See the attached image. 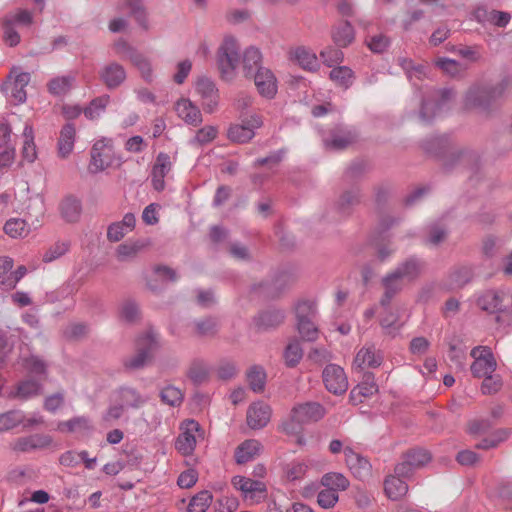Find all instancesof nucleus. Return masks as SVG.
Returning a JSON list of instances; mask_svg holds the SVG:
<instances>
[{
	"instance_id": "1",
	"label": "nucleus",
	"mask_w": 512,
	"mask_h": 512,
	"mask_svg": "<svg viewBox=\"0 0 512 512\" xmlns=\"http://www.w3.org/2000/svg\"><path fill=\"white\" fill-rule=\"evenodd\" d=\"M325 415L324 408L314 402L303 403L295 406L288 420L281 425V430L287 435L297 436V443L303 444L302 437L299 436L302 425L311 421H318Z\"/></svg>"
},
{
	"instance_id": "2",
	"label": "nucleus",
	"mask_w": 512,
	"mask_h": 512,
	"mask_svg": "<svg viewBox=\"0 0 512 512\" xmlns=\"http://www.w3.org/2000/svg\"><path fill=\"white\" fill-rule=\"evenodd\" d=\"M121 158L115 153L111 139L101 138L97 140L91 149L90 169L93 173H99L112 166H120Z\"/></svg>"
},
{
	"instance_id": "3",
	"label": "nucleus",
	"mask_w": 512,
	"mask_h": 512,
	"mask_svg": "<svg viewBox=\"0 0 512 512\" xmlns=\"http://www.w3.org/2000/svg\"><path fill=\"white\" fill-rule=\"evenodd\" d=\"M159 347L158 335L155 331L149 330L136 341V354L128 358L125 365L129 368L138 369L146 365L153 357Z\"/></svg>"
},
{
	"instance_id": "4",
	"label": "nucleus",
	"mask_w": 512,
	"mask_h": 512,
	"mask_svg": "<svg viewBox=\"0 0 512 512\" xmlns=\"http://www.w3.org/2000/svg\"><path fill=\"white\" fill-rule=\"evenodd\" d=\"M297 329L306 341H314L318 338V329L313 319L316 315V305L310 300H301L295 306Z\"/></svg>"
},
{
	"instance_id": "5",
	"label": "nucleus",
	"mask_w": 512,
	"mask_h": 512,
	"mask_svg": "<svg viewBox=\"0 0 512 512\" xmlns=\"http://www.w3.org/2000/svg\"><path fill=\"white\" fill-rule=\"evenodd\" d=\"M204 439V431L195 420H186L180 426L175 448L184 456L191 455L199 440Z\"/></svg>"
},
{
	"instance_id": "6",
	"label": "nucleus",
	"mask_w": 512,
	"mask_h": 512,
	"mask_svg": "<svg viewBox=\"0 0 512 512\" xmlns=\"http://www.w3.org/2000/svg\"><path fill=\"white\" fill-rule=\"evenodd\" d=\"M231 484L240 491L243 500L250 504H258L267 497V486L261 480L237 475L232 478Z\"/></svg>"
},
{
	"instance_id": "7",
	"label": "nucleus",
	"mask_w": 512,
	"mask_h": 512,
	"mask_svg": "<svg viewBox=\"0 0 512 512\" xmlns=\"http://www.w3.org/2000/svg\"><path fill=\"white\" fill-rule=\"evenodd\" d=\"M239 61V47L234 38H225L218 51V66L221 76L225 80H231Z\"/></svg>"
},
{
	"instance_id": "8",
	"label": "nucleus",
	"mask_w": 512,
	"mask_h": 512,
	"mask_svg": "<svg viewBox=\"0 0 512 512\" xmlns=\"http://www.w3.org/2000/svg\"><path fill=\"white\" fill-rule=\"evenodd\" d=\"M470 355L474 359L471 364V372L474 377L481 378L495 371L497 363L490 348L486 346L474 347Z\"/></svg>"
},
{
	"instance_id": "9",
	"label": "nucleus",
	"mask_w": 512,
	"mask_h": 512,
	"mask_svg": "<svg viewBox=\"0 0 512 512\" xmlns=\"http://www.w3.org/2000/svg\"><path fill=\"white\" fill-rule=\"evenodd\" d=\"M263 121L258 115H250L241 123L233 124L227 131V137L235 143L249 142L255 136V130L260 128Z\"/></svg>"
},
{
	"instance_id": "10",
	"label": "nucleus",
	"mask_w": 512,
	"mask_h": 512,
	"mask_svg": "<svg viewBox=\"0 0 512 512\" xmlns=\"http://www.w3.org/2000/svg\"><path fill=\"white\" fill-rule=\"evenodd\" d=\"M503 90L502 84L489 88H471L466 94L465 105L469 109H484L490 100L501 96Z\"/></svg>"
},
{
	"instance_id": "11",
	"label": "nucleus",
	"mask_w": 512,
	"mask_h": 512,
	"mask_svg": "<svg viewBox=\"0 0 512 512\" xmlns=\"http://www.w3.org/2000/svg\"><path fill=\"white\" fill-rule=\"evenodd\" d=\"M323 381L328 391L334 394H342L348 388V381L343 368L335 364L325 367Z\"/></svg>"
},
{
	"instance_id": "12",
	"label": "nucleus",
	"mask_w": 512,
	"mask_h": 512,
	"mask_svg": "<svg viewBox=\"0 0 512 512\" xmlns=\"http://www.w3.org/2000/svg\"><path fill=\"white\" fill-rule=\"evenodd\" d=\"M271 407L262 401L252 403L246 414L247 425L254 430L264 428L271 419Z\"/></svg>"
},
{
	"instance_id": "13",
	"label": "nucleus",
	"mask_w": 512,
	"mask_h": 512,
	"mask_svg": "<svg viewBox=\"0 0 512 512\" xmlns=\"http://www.w3.org/2000/svg\"><path fill=\"white\" fill-rule=\"evenodd\" d=\"M453 92L450 89H441L437 91L433 97L425 100L421 108V117L423 120L428 121L436 115V112L441 110L452 100Z\"/></svg>"
},
{
	"instance_id": "14",
	"label": "nucleus",
	"mask_w": 512,
	"mask_h": 512,
	"mask_svg": "<svg viewBox=\"0 0 512 512\" xmlns=\"http://www.w3.org/2000/svg\"><path fill=\"white\" fill-rule=\"evenodd\" d=\"M254 83L258 92L266 98H273L277 93V79L271 70L259 68L254 74Z\"/></svg>"
},
{
	"instance_id": "15",
	"label": "nucleus",
	"mask_w": 512,
	"mask_h": 512,
	"mask_svg": "<svg viewBox=\"0 0 512 512\" xmlns=\"http://www.w3.org/2000/svg\"><path fill=\"white\" fill-rule=\"evenodd\" d=\"M12 77H14L11 83L12 97L16 103H23L27 98L25 87L29 84L31 75L27 72H21L18 67H13L8 76V80L12 79Z\"/></svg>"
},
{
	"instance_id": "16",
	"label": "nucleus",
	"mask_w": 512,
	"mask_h": 512,
	"mask_svg": "<svg viewBox=\"0 0 512 512\" xmlns=\"http://www.w3.org/2000/svg\"><path fill=\"white\" fill-rule=\"evenodd\" d=\"M344 455L347 466L356 477L362 479L370 474L371 465L367 459L354 452L350 447L344 448Z\"/></svg>"
},
{
	"instance_id": "17",
	"label": "nucleus",
	"mask_w": 512,
	"mask_h": 512,
	"mask_svg": "<svg viewBox=\"0 0 512 512\" xmlns=\"http://www.w3.org/2000/svg\"><path fill=\"white\" fill-rule=\"evenodd\" d=\"M289 56L291 61L299 65L304 70L316 71L319 68V62L316 54L303 46L292 49Z\"/></svg>"
},
{
	"instance_id": "18",
	"label": "nucleus",
	"mask_w": 512,
	"mask_h": 512,
	"mask_svg": "<svg viewBox=\"0 0 512 512\" xmlns=\"http://www.w3.org/2000/svg\"><path fill=\"white\" fill-rule=\"evenodd\" d=\"M382 355L373 346H365L361 348L353 361V367L363 369L365 367L376 368L381 365Z\"/></svg>"
},
{
	"instance_id": "19",
	"label": "nucleus",
	"mask_w": 512,
	"mask_h": 512,
	"mask_svg": "<svg viewBox=\"0 0 512 512\" xmlns=\"http://www.w3.org/2000/svg\"><path fill=\"white\" fill-rule=\"evenodd\" d=\"M41 383L34 379L20 381L7 395L10 399L27 400L41 393Z\"/></svg>"
},
{
	"instance_id": "20",
	"label": "nucleus",
	"mask_w": 512,
	"mask_h": 512,
	"mask_svg": "<svg viewBox=\"0 0 512 512\" xmlns=\"http://www.w3.org/2000/svg\"><path fill=\"white\" fill-rule=\"evenodd\" d=\"M100 78L107 88L114 89L124 83L126 72L120 64L110 63L102 68Z\"/></svg>"
},
{
	"instance_id": "21",
	"label": "nucleus",
	"mask_w": 512,
	"mask_h": 512,
	"mask_svg": "<svg viewBox=\"0 0 512 512\" xmlns=\"http://www.w3.org/2000/svg\"><path fill=\"white\" fill-rule=\"evenodd\" d=\"M177 115L189 125L197 126L202 123V115L189 99H180L175 104Z\"/></svg>"
},
{
	"instance_id": "22",
	"label": "nucleus",
	"mask_w": 512,
	"mask_h": 512,
	"mask_svg": "<svg viewBox=\"0 0 512 512\" xmlns=\"http://www.w3.org/2000/svg\"><path fill=\"white\" fill-rule=\"evenodd\" d=\"M378 392V386L372 375H365L363 381L354 387L350 392V400L359 404L365 398H369Z\"/></svg>"
},
{
	"instance_id": "23",
	"label": "nucleus",
	"mask_w": 512,
	"mask_h": 512,
	"mask_svg": "<svg viewBox=\"0 0 512 512\" xmlns=\"http://www.w3.org/2000/svg\"><path fill=\"white\" fill-rule=\"evenodd\" d=\"M197 92L206 101V110L213 112L218 104V90L213 81L208 78H200L196 84Z\"/></svg>"
},
{
	"instance_id": "24",
	"label": "nucleus",
	"mask_w": 512,
	"mask_h": 512,
	"mask_svg": "<svg viewBox=\"0 0 512 512\" xmlns=\"http://www.w3.org/2000/svg\"><path fill=\"white\" fill-rule=\"evenodd\" d=\"M171 162L169 156L165 153H160L157 156L156 163L152 169V184L157 191H161L165 187L164 178L170 171Z\"/></svg>"
},
{
	"instance_id": "25",
	"label": "nucleus",
	"mask_w": 512,
	"mask_h": 512,
	"mask_svg": "<svg viewBox=\"0 0 512 512\" xmlns=\"http://www.w3.org/2000/svg\"><path fill=\"white\" fill-rule=\"evenodd\" d=\"M76 138V129L73 124L68 123L63 126L58 139V154L62 158H67L74 149Z\"/></svg>"
},
{
	"instance_id": "26",
	"label": "nucleus",
	"mask_w": 512,
	"mask_h": 512,
	"mask_svg": "<svg viewBox=\"0 0 512 512\" xmlns=\"http://www.w3.org/2000/svg\"><path fill=\"white\" fill-rule=\"evenodd\" d=\"M385 292L381 300V305L386 306L389 304L392 297L402 290L407 283L395 271L387 274L382 280Z\"/></svg>"
},
{
	"instance_id": "27",
	"label": "nucleus",
	"mask_w": 512,
	"mask_h": 512,
	"mask_svg": "<svg viewBox=\"0 0 512 512\" xmlns=\"http://www.w3.org/2000/svg\"><path fill=\"white\" fill-rule=\"evenodd\" d=\"M261 444L255 439L245 440L235 450V460L238 464H245L253 460L261 451Z\"/></svg>"
},
{
	"instance_id": "28",
	"label": "nucleus",
	"mask_w": 512,
	"mask_h": 512,
	"mask_svg": "<svg viewBox=\"0 0 512 512\" xmlns=\"http://www.w3.org/2000/svg\"><path fill=\"white\" fill-rule=\"evenodd\" d=\"M476 304L481 310L487 313H496L501 311L502 297L498 292L488 290L478 295Z\"/></svg>"
},
{
	"instance_id": "29",
	"label": "nucleus",
	"mask_w": 512,
	"mask_h": 512,
	"mask_svg": "<svg viewBox=\"0 0 512 512\" xmlns=\"http://www.w3.org/2000/svg\"><path fill=\"white\" fill-rule=\"evenodd\" d=\"M423 262L417 258H409L402 262L394 270L400 277H402L407 283L415 280L423 271Z\"/></svg>"
},
{
	"instance_id": "30",
	"label": "nucleus",
	"mask_w": 512,
	"mask_h": 512,
	"mask_svg": "<svg viewBox=\"0 0 512 512\" xmlns=\"http://www.w3.org/2000/svg\"><path fill=\"white\" fill-rule=\"evenodd\" d=\"M332 38L337 46L347 47L355 38L354 28L348 21L341 22L334 28Z\"/></svg>"
},
{
	"instance_id": "31",
	"label": "nucleus",
	"mask_w": 512,
	"mask_h": 512,
	"mask_svg": "<svg viewBox=\"0 0 512 512\" xmlns=\"http://www.w3.org/2000/svg\"><path fill=\"white\" fill-rule=\"evenodd\" d=\"M262 61V54L258 48L249 47L245 50L243 54V68L246 77H251L255 74L259 68Z\"/></svg>"
},
{
	"instance_id": "32",
	"label": "nucleus",
	"mask_w": 512,
	"mask_h": 512,
	"mask_svg": "<svg viewBox=\"0 0 512 512\" xmlns=\"http://www.w3.org/2000/svg\"><path fill=\"white\" fill-rule=\"evenodd\" d=\"M384 490L391 500H399L406 495L408 485L396 476H388L384 482Z\"/></svg>"
},
{
	"instance_id": "33",
	"label": "nucleus",
	"mask_w": 512,
	"mask_h": 512,
	"mask_svg": "<svg viewBox=\"0 0 512 512\" xmlns=\"http://www.w3.org/2000/svg\"><path fill=\"white\" fill-rule=\"evenodd\" d=\"M24 144L22 148V157L29 163H32L37 158V150L34 142L33 128L26 125L23 131Z\"/></svg>"
},
{
	"instance_id": "34",
	"label": "nucleus",
	"mask_w": 512,
	"mask_h": 512,
	"mask_svg": "<svg viewBox=\"0 0 512 512\" xmlns=\"http://www.w3.org/2000/svg\"><path fill=\"white\" fill-rule=\"evenodd\" d=\"M118 400L126 408H139L145 403V399L131 388H122L118 392Z\"/></svg>"
},
{
	"instance_id": "35",
	"label": "nucleus",
	"mask_w": 512,
	"mask_h": 512,
	"mask_svg": "<svg viewBox=\"0 0 512 512\" xmlns=\"http://www.w3.org/2000/svg\"><path fill=\"white\" fill-rule=\"evenodd\" d=\"M61 213L66 221H77L81 213L79 200L71 196L66 197L61 204Z\"/></svg>"
},
{
	"instance_id": "36",
	"label": "nucleus",
	"mask_w": 512,
	"mask_h": 512,
	"mask_svg": "<svg viewBox=\"0 0 512 512\" xmlns=\"http://www.w3.org/2000/svg\"><path fill=\"white\" fill-rule=\"evenodd\" d=\"M212 499V494L209 491H200L190 500L187 512H206L212 503Z\"/></svg>"
},
{
	"instance_id": "37",
	"label": "nucleus",
	"mask_w": 512,
	"mask_h": 512,
	"mask_svg": "<svg viewBox=\"0 0 512 512\" xmlns=\"http://www.w3.org/2000/svg\"><path fill=\"white\" fill-rule=\"evenodd\" d=\"M329 77L337 85L348 88L352 84L354 73L347 66H337L330 71Z\"/></svg>"
},
{
	"instance_id": "38",
	"label": "nucleus",
	"mask_w": 512,
	"mask_h": 512,
	"mask_svg": "<svg viewBox=\"0 0 512 512\" xmlns=\"http://www.w3.org/2000/svg\"><path fill=\"white\" fill-rule=\"evenodd\" d=\"M303 357V350L298 340L288 343L284 351L285 363L289 367H295Z\"/></svg>"
},
{
	"instance_id": "39",
	"label": "nucleus",
	"mask_w": 512,
	"mask_h": 512,
	"mask_svg": "<svg viewBox=\"0 0 512 512\" xmlns=\"http://www.w3.org/2000/svg\"><path fill=\"white\" fill-rule=\"evenodd\" d=\"M23 421V412L20 410H10L0 414V432H5L20 425Z\"/></svg>"
},
{
	"instance_id": "40",
	"label": "nucleus",
	"mask_w": 512,
	"mask_h": 512,
	"mask_svg": "<svg viewBox=\"0 0 512 512\" xmlns=\"http://www.w3.org/2000/svg\"><path fill=\"white\" fill-rule=\"evenodd\" d=\"M109 100V96H101L92 100L84 109V115L90 120L99 118L104 113Z\"/></svg>"
},
{
	"instance_id": "41",
	"label": "nucleus",
	"mask_w": 512,
	"mask_h": 512,
	"mask_svg": "<svg viewBox=\"0 0 512 512\" xmlns=\"http://www.w3.org/2000/svg\"><path fill=\"white\" fill-rule=\"evenodd\" d=\"M321 483L328 489H333L335 492L345 490L349 486L347 478L340 473H327L322 477Z\"/></svg>"
},
{
	"instance_id": "42",
	"label": "nucleus",
	"mask_w": 512,
	"mask_h": 512,
	"mask_svg": "<svg viewBox=\"0 0 512 512\" xmlns=\"http://www.w3.org/2000/svg\"><path fill=\"white\" fill-rule=\"evenodd\" d=\"M90 428V421L86 417H75L67 421L59 422L58 424V430L62 432L87 431Z\"/></svg>"
},
{
	"instance_id": "43",
	"label": "nucleus",
	"mask_w": 512,
	"mask_h": 512,
	"mask_svg": "<svg viewBox=\"0 0 512 512\" xmlns=\"http://www.w3.org/2000/svg\"><path fill=\"white\" fill-rule=\"evenodd\" d=\"M209 369L208 366L200 360H195L191 363L188 370V377L194 383H202L208 379Z\"/></svg>"
},
{
	"instance_id": "44",
	"label": "nucleus",
	"mask_w": 512,
	"mask_h": 512,
	"mask_svg": "<svg viewBox=\"0 0 512 512\" xmlns=\"http://www.w3.org/2000/svg\"><path fill=\"white\" fill-rule=\"evenodd\" d=\"M284 320V314L281 311H266L257 319V325L260 328H272L281 324Z\"/></svg>"
},
{
	"instance_id": "45",
	"label": "nucleus",
	"mask_w": 512,
	"mask_h": 512,
	"mask_svg": "<svg viewBox=\"0 0 512 512\" xmlns=\"http://www.w3.org/2000/svg\"><path fill=\"white\" fill-rule=\"evenodd\" d=\"M247 379L251 389L260 392L264 388L266 374L261 367L254 366L248 371Z\"/></svg>"
},
{
	"instance_id": "46",
	"label": "nucleus",
	"mask_w": 512,
	"mask_h": 512,
	"mask_svg": "<svg viewBox=\"0 0 512 512\" xmlns=\"http://www.w3.org/2000/svg\"><path fill=\"white\" fill-rule=\"evenodd\" d=\"M74 81V78L71 76H62L54 78L50 81L48 88L50 93L54 95H63L66 94Z\"/></svg>"
},
{
	"instance_id": "47",
	"label": "nucleus",
	"mask_w": 512,
	"mask_h": 512,
	"mask_svg": "<svg viewBox=\"0 0 512 512\" xmlns=\"http://www.w3.org/2000/svg\"><path fill=\"white\" fill-rule=\"evenodd\" d=\"M355 142V136L351 132L344 135L335 134L330 140L325 141V146L333 150H342Z\"/></svg>"
},
{
	"instance_id": "48",
	"label": "nucleus",
	"mask_w": 512,
	"mask_h": 512,
	"mask_svg": "<svg viewBox=\"0 0 512 512\" xmlns=\"http://www.w3.org/2000/svg\"><path fill=\"white\" fill-rule=\"evenodd\" d=\"M509 437V431L506 429H499L489 437L481 440L476 447L479 449H489L496 447L499 443L505 441Z\"/></svg>"
},
{
	"instance_id": "49",
	"label": "nucleus",
	"mask_w": 512,
	"mask_h": 512,
	"mask_svg": "<svg viewBox=\"0 0 512 512\" xmlns=\"http://www.w3.org/2000/svg\"><path fill=\"white\" fill-rule=\"evenodd\" d=\"M130 61L133 63L134 66L137 67L142 77L146 81L152 80L153 70L151 67V63L144 55L138 52L137 54L133 55V58Z\"/></svg>"
},
{
	"instance_id": "50",
	"label": "nucleus",
	"mask_w": 512,
	"mask_h": 512,
	"mask_svg": "<svg viewBox=\"0 0 512 512\" xmlns=\"http://www.w3.org/2000/svg\"><path fill=\"white\" fill-rule=\"evenodd\" d=\"M161 399L170 406H177L182 402L183 394L180 389L167 386L161 391Z\"/></svg>"
},
{
	"instance_id": "51",
	"label": "nucleus",
	"mask_w": 512,
	"mask_h": 512,
	"mask_svg": "<svg viewBox=\"0 0 512 512\" xmlns=\"http://www.w3.org/2000/svg\"><path fill=\"white\" fill-rule=\"evenodd\" d=\"M503 382L499 375L489 374L484 376V380L481 385L483 394H494L502 388Z\"/></svg>"
},
{
	"instance_id": "52",
	"label": "nucleus",
	"mask_w": 512,
	"mask_h": 512,
	"mask_svg": "<svg viewBox=\"0 0 512 512\" xmlns=\"http://www.w3.org/2000/svg\"><path fill=\"white\" fill-rule=\"evenodd\" d=\"M127 6L131 9V14L136 18L141 26L148 28L146 10L141 4V0H127Z\"/></svg>"
},
{
	"instance_id": "53",
	"label": "nucleus",
	"mask_w": 512,
	"mask_h": 512,
	"mask_svg": "<svg viewBox=\"0 0 512 512\" xmlns=\"http://www.w3.org/2000/svg\"><path fill=\"white\" fill-rule=\"evenodd\" d=\"M307 471V465L304 462H291L285 468L286 478L290 481L301 479Z\"/></svg>"
},
{
	"instance_id": "54",
	"label": "nucleus",
	"mask_w": 512,
	"mask_h": 512,
	"mask_svg": "<svg viewBox=\"0 0 512 512\" xmlns=\"http://www.w3.org/2000/svg\"><path fill=\"white\" fill-rule=\"evenodd\" d=\"M405 456L415 468L425 465L431 458L430 454L424 449H412L408 451Z\"/></svg>"
},
{
	"instance_id": "55",
	"label": "nucleus",
	"mask_w": 512,
	"mask_h": 512,
	"mask_svg": "<svg viewBox=\"0 0 512 512\" xmlns=\"http://www.w3.org/2000/svg\"><path fill=\"white\" fill-rule=\"evenodd\" d=\"M217 128L215 126H205L196 132L194 142L204 145L212 142L217 136Z\"/></svg>"
},
{
	"instance_id": "56",
	"label": "nucleus",
	"mask_w": 512,
	"mask_h": 512,
	"mask_svg": "<svg viewBox=\"0 0 512 512\" xmlns=\"http://www.w3.org/2000/svg\"><path fill=\"white\" fill-rule=\"evenodd\" d=\"M338 501V494L333 489H323L318 493L317 502L325 509L333 507Z\"/></svg>"
},
{
	"instance_id": "57",
	"label": "nucleus",
	"mask_w": 512,
	"mask_h": 512,
	"mask_svg": "<svg viewBox=\"0 0 512 512\" xmlns=\"http://www.w3.org/2000/svg\"><path fill=\"white\" fill-rule=\"evenodd\" d=\"M143 246L144 244L140 242L121 244L117 248V256L120 260H126L135 256Z\"/></svg>"
},
{
	"instance_id": "58",
	"label": "nucleus",
	"mask_w": 512,
	"mask_h": 512,
	"mask_svg": "<svg viewBox=\"0 0 512 512\" xmlns=\"http://www.w3.org/2000/svg\"><path fill=\"white\" fill-rule=\"evenodd\" d=\"M119 314L121 319L133 322L139 317V309L134 302L126 301L121 305Z\"/></svg>"
},
{
	"instance_id": "59",
	"label": "nucleus",
	"mask_w": 512,
	"mask_h": 512,
	"mask_svg": "<svg viewBox=\"0 0 512 512\" xmlns=\"http://www.w3.org/2000/svg\"><path fill=\"white\" fill-rule=\"evenodd\" d=\"M380 324L383 329L386 330V333L392 334L398 331L402 324L399 323V316L394 312H388L386 316L382 317L380 320Z\"/></svg>"
},
{
	"instance_id": "60",
	"label": "nucleus",
	"mask_w": 512,
	"mask_h": 512,
	"mask_svg": "<svg viewBox=\"0 0 512 512\" xmlns=\"http://www.w3.org/2000/svg\"><path fill=\"white\" fill-rule=\"evenodd\" d=\"M217 323L212 319H204L195 323L194 334L196 336H209L216 332Z\"/></svg>"
},
{
	"instance_id": "61",
	"label": "nucleus",
	"mask_w": 512,
	"mask_h": 512,
	"mask_svg": "<svg viewBox=\"0 0 512 512\" xmlns=\"http://www.w3.org/2000/svg\"><path fill=\"white\" fill-rule=\"evenodd\" d=\"M448 358L457 368L463 369L466 363V351L456 345H450Z\"/></svg>"
},
{
	"instance_id": "62",
	"label": "nucleus",
	"mask_w": 512,
	"mask_h": 512,
	"mask_svg": "<svg viewBox=\"0 0 512 512\" xmlns=\"http://www.w3.org/2000/svg\"><path fill=\"white\" fill-rule=\"evenodd\" d=\"M237 372L236 366L233 362L222 360L216 367V374L220 379L227 380L235 376Z\"/></svg>"
},
{
	"instance_id": "63",
	"label": "nucleus",
	"mask_w": 512,
	"mask_h": 512,
	"mask_svg": "<svg viewBox=\"0 0 512 512\" xmlns=\"http://www.w3.org/2000/svg\"><path fill=\"white\" fill-rule=\"evenodd\" d=\"M436 65L445 73L455 76L459 74L463 68L461 64L453 59L441 58L436 61Z\"/></svg>"
},
{
	"instance_id": "64",
	"label": "nucleus",
	"mask_w": 512,
	"mask_h": 512,
	"mask_svg": "<svg viewBox=\"0 0 512 512\" xmlns=\"http://www.w3.org/2000/svg\"><path fill=\"white\" fill-rule=\"evenodd\" d=\"M239 507V501L236 497L223 496L217 500L218 512H234Z\"/></svg>"
}]
</instances>
